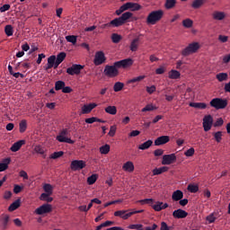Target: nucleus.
I'll return each instance as SVG.
<instances>
[{
	"mask_svg": "<svg viewBox=\"0 0 230 230\" xmlns=\"http://www.w3.org/2000/svg\"><path fill=\"white\" fill-rule=\"evenodd\" d=\"M34 151L36 152V154H40L41 155H43V154L46 152V149H44V147H42L41 146H35Z\"/></svg>",
	"mask_w": 230,
	"mask_h": 230,
	"instance_id": "48",
	"label": "nucleus"
},
{
	"mask_svg": "<svg viewBox=\"0 0 230 230\" xmlns=\"http://www.w3.org/2000/svg\"><path fill=\"white\" fill-rule=\"evenodd\" d=\"M134 163L128 161L122 165V170L124 172H128V173H132L134 172Z\"/></svg>",
	"mask_w": 230,
	"mask_h": 230,
	"instance_id": "18",
	"label": "nucleus"
},
{
	"mask_svg": "<svg viewBox=\"0 0 230 230\" xmlns=\"http://www.w3.org/2000/svg\"><path fill=\"white\" fill-rule=\"evenodd\" d=\"M168 170H170V168L168 166L155 168L153 170V175H161V173H164V172H168Z\"/></svg>",
	"mask_w": 230,
	"mask_h": 230,
	"instance_id": "24",
	"label": "nucleus"
},
{
	"mask_svg": "<svg viewBox=\"0 0 230 230\" xmlns=\"http://www.w3.org/2000/svg\"><path fill=\"white\" fill-rule=\"evenodd\" d=\"M22 145H26V140H19L15 142L10 148L11 152H19L22 147Z\"/></svg>",
	"mask_w": 230,
	"mask_h": 230,
	"instance_id": "16",
	"label": "nucleus"
},
{
	"mask_svg": "<svg viewBox=\"0 0 230 230\" xmlns=\"http://www.w3.org/2000/svg\"><path fill=\"white\" fill-rule=\"evenodd\" d=\"M213 127V117L211 115H206L203 118V128L205 132H209Z\"/></svg>",
	"mask_w": 230,
	"mask_h": 230,
	"instance_id": "10",
	"label": "nucleus"
},
{
	"mask_svg": "<svg viewBox=\"0 0 230 230\" xmlns=\"http://www.w3.org/2000/svg\"><path fill=\"white\" fill-rule=\"evenodd\" d=\"M199 48H200V46L199 45L198 42L190 43L187 48H185L181 51V55L183 57H188V55H191V53H195L199 49Z\"/></svg>",
	"mask_w": 230,
	"mask_h": 230,
	"instance_id": "5",
	"label": "nucleus"
},
{
	"mask_svg": "<svg viewBox=\"0 0 230 230\" xmlns=\"http://www.w3.org/2000/svg\"><path fill=\"white\" fill-rule=\"evenodd\" d=\"M169 78L171 80H179V78H181V72L177 70L169 71Z\"/></svg>",
	"mask_w": 230,
	"mask_h": 230,
	"instance_id": "25",
	"label": "nucleus"
},
{
	"mask_svg": "<svg viewBox=\"0 0 230 230\" xmlns=\"http://www.w3.org/2000/svg\"><path fill=\"white\" fill-rule=\"evenodd\" d=\"M111 40H112L113 44H119V42L121 41V35H119L118 33H113L111 35Z\"/></svg>",
	"mask_w": 230,
	"mask_h": 230,
	"instance_id": "40",
	"label": "nucleus"
},
{
	"mask_svg": "<svg viewBox=\"0 0 230 230\" xmlns=\"http://www.w3.org/2000/svg\"><path fill=\"white\" fill-rule=\"evenodd\" d=\"M124 87H125V84L121 82H117L113 85V91L115 93H119V91H122Z\"/></svg>",
	"mask_w": 230,
	"mask_h": 230,
	"instance_id": "33",
	"label": "nucleus"
},
{
	"mask_svg": "<svg viewBox=\"0 0 230 230\" xmlns=\"http://www.w3.org/2000/svg\"><path fill=\"white\" fill-rule=\"evenodd\" d=\"M184 155H186V157H193V155H195V148L190 147L184 153Z\"/></svg>",
	"mask_w": 230,
	"mask_h": 230,
	"instance_id": "50",
	"label": "nucleus"
},
{
	"mask_svg": "<svg viewBox=\"0 0 230 230\" xmlns=\"http://www.w3.org/2000/svg\"><path fill=\"white\" fill-rule=\"evenodd\" d=\"M66 52H60L58 54V64H62L64 60L66 59Z\"/></svg>",
	"mask_w": 230,
	"mask_h": 230,
	"instance_id": "56",
	"label": "nucleus"
},
{
	"mask_svg": "<svg viewBox=\"0 0 230 230\" xmlns=\"http://www.w3.org/2000/svg\"><path fill=\"white\" fill-rule=\"evenodd\" d=\"M97 107V104L96 103H90V104H84L83 107H82V113L83 114H89L93 109H96Z\"/></svg>",
	"mask_w": 230,
	"mask_h": 230,
	"instance_id": "17",
	"label": "nucleus"
},
{
	"mask_svg": "<svg viewBox=\"0 0 230 230\" xmlns=\"http://www.w3.org/2000/svg\"><path fill=\"white\" fill-rule=\"evenodd\" d=\"M116 129H117L116 126H111L108 136H110V137H114V136H116Z\"/></svg>",
	"mask_w": 230,
	"mask_h": 230,
	"instance_id": "54",
	"label": "nucleus"
},
{
	"mask_svg": "<svg viewBox=\"0 0 230 230\" xmlns=\"http://www.w3.org/2000/svg\"><path fill=\"white\" fill-rule=\"evenodd\" d=\"M216 78L218 82H226L228 78V75L227 73H219L216 75Z\"/></svg>",
	"mask_w": 230,
	"mask_h": 230,
	"instance_id": "36",
	"label": "nucleus"
},
{
	"mask_svg": "<svg viewBox=\"0 0 230 230\" xmlns=\"http://www.w3.org/2000/svg\"><path fill=\"white\" fill-rule=\"evenodd\" d=\"M104 111L107 112V114H111V116H115V114L118 112L116 106H108L104 109Z\"/></svg>",
	"mask_w": 230,
	"mask_h": 230,
	"instance_id": "31",
	"label": "nucleus"
},
{
	"mask_svg": "<svg viewBox=\"0 0 230 230\" xmlns=\"http://www.w3.org/2000/svg\"><path fill=\"white\" fill-rule=\"evenodd\" d=\"M206 0H194L191 6L192 8H194L195 10L200 8V6H202V4H204Z\"/></svg>",
	"mask_w": 230,
	"mask_h": 230,
	"instance_id": "37",
	"label": "nucleus"
},
{
	"mask_svg": "<svg viewBox=\"0 0 230 230\" xmlns=\"http://www.w3.org/2000/svg\"><path fill=\"white\" fill-rule=\"evenodd\" d=\"M43 190L49 195H51L53 193V187H51V184L46 183L43 186Z\"/></svg>",
	"mask_w": 230,
	"mask_h": 230,
	"instance_id": "45",
	"label": "nucleus"
},
{
	"mask_svg": "<svg viewBox=\"0 0 230 230\" xmlns=\"http://www.w3.org/2000/svg\"><path fill=\"white\" fill-rule=\"evenodd\" d=\"M51 194L42 193L40 196V200H43L44 202H53V198L49 197Z\"/></svg>",
	"mask_w": 230,
	"mask_h": 230,
	"instance_id": "34",
	"label": "nucleus"
},
{
	"mask_svg": "<svg viewBox=\"0 0 230 230\" xmlns=\"http://www.w3.org/2000/svg\"><path fill=\"white\" fill-rule=\"evenodd\" d=\"M163 154H164V150L163 149H156L154 151V155L155 157H160V155H163Z\"/></svg>",
	"mask_w": 230,
	"mask_h": 230,
	"instance_id": "59",
	"label": "nucleus"
},
{
	"mask_svg": "<svg viewBox=\"0 0 230 230\" xmlns=\"http://www.w3.org/2000/svg\"><path fill=\"white\" fill-rule=\"evenodd\" d=\"M177 161V156L175 154H171V155H164L163 156L162 160V164L166 165V164H173Z\"/></svg>",
	"mask_w": 230,
	"mask_h": 230,
	"instance_id": "12",
	"label": "nucleus"
},
{
	"mask_svg": "<svg viewBox=\"0 0 230 230\" xmlns=\"http://www.w3.org/2000/svg\"><path fill=\"white\" fill-rule=\"evenodd\" d=\"M157 107L154 106V104H147L141 110V112H151V111H156Z\"/></svg>",
	"mask_w": 230,
	"mask_h": 230,
	"instance_id": "38",
	"label": "nucleus"
},
{
	"mask_svg": "<svg viewBox=\"0 0 230 230\" xmlns=\"http://www.w3.org/2000/svg\"><path fill=\"white\" fill-rule=\"evenodd\" d=\"M162 208H163V202H161V201L156 202L153 206V209H155V211H163Z\"/></svg>",
	"mask_w": 230,
	"mask_h": 230,
	"instance_id": "51",
	"label": "nucleus"
},
{
	"mask_svg": "<svg viewBox=\"0 0 230 230\" xmlns=\"http://www.w3.org/2000/svg\"><path fill=\"white\" fill-rule=\"evenodd\" d=\"M82 69H84V66L75 64L66 69V73L73 76L74 75H80Z\"/></svg>",
	"mask_w": 230,
	"mask_h": 230,
	"instance_id": "11",
	"label": "nucleus"
},
{
	"mask_svg": "<svg viewBox=\"0 0 230 230\" xmlns=\"http://www.w3.org/2000/svg\"><path fill=\"white\" fill-rule=\"evenodd\" d=\"M36 215H46L47 213H51V205L43 204L35 210Z\"/></svg>",
	"mask_w": 230,
	"mask_h": 230,
	"instance_id": "13",
	"label": "nucleus"
},
{
	"mask_svg": "<svg viewBox=\"0 0 230 230\" xmlns=\"http://www.w3.org/2000/svg\"><path fill=\"white\" fill-rule=\"evenodd\" d=\"M110 24L111 26V28H119V26H123V22L121 21V19L119 18H115L112 21L110 22Z\"/></svg>",
	"mask_w": 230,
	"mask_h": 230,
	"instance_id": "23",
	"label": "nucleus"
},
{
	"mask_svg": "<svg viewBox=\"0 0 230 230\" xmlns=\"http://www.w3.org/2000/svg\"><path fill=\"white\" fill-rule=\"evenodd\" d=\"M210 107H214L217 111L226 109L227 107V100L222 98H214L210 101Z\"/></svg>",
	"mask_w": 230,
	"mask_h": 230,
	"instance_id": "4",
	"label": "nucleus"
},
{
	"mask_svg": "<svg viewBox=\"0 0 230 230\" xmlns=\"http://www.w3.org/2000/svg\"><path fill=\"white\" fill-rule=\"evenodd\" d=\"M175 4H177V0H166L164 7L166 10H172V8H175Z\"/></svg>",
	"mask_w": 230,
	"mask_h": 230,
	"instance_id": "29",
	"label": "nucleus"
},
{
	"mask_svg": "<svg viewBox=\"0 0 230 230\" xmlns=\"http://www.w3.org/2000/svg\"><path fill=\"white\" fill-rule=\"evenodd\" d=\"M139 48V38H135L131 43H130V46H129V49L130 51H137V49Z\"/></svg>",
	"mask_w": 230,
	"mask_h": 230,
	"instance_id": "21",
	"label": "nucleus"
},
{
	"mask_svg": "<svg viewBox=\"0 0 230 230\" xmlns=\"http://www.w3.org/2000/svg\"><path fill=\"white\" fill-rule=\"evenodd\" d=\"M67 42H71V44H76V36L69 35L66 37Z\"/></svg>",
	"mask_w": 230,
	"mask_h": 230,
	"instance_id": "52",
	"label": "nucleus"
},
{
	"mask_svg": "<svg viewBox=\"0 0 230 230\" xmlns=\"http://www.w3.org/2000/svg\"><path fill=\"white\" fill-rule=\"evenodd\" d=\"M109 152H111V146L106 144L100 147L101 154L107 155Z\"/></svg>",
	"mask_w": 230,
	"mask_h": 230,
	"instance_id": "44",
	"label": "nucleus"
},
{
	"mask_svg": "<svg viewBox=\"0 0 230 230\" xmlns=\"http://www.w3.org/2000/svg\"><path fill=\"white\" fill-rule=\"evenodd\" d=\"M140 204L145 205V204H153L154 199H141L138 201Z\"/></svg>",
	"mask_w": 230,
	"mask_h": 230,
	"instance_id": "57",
	"label": "nucleus"
},
{
	"mask_svg": "<svg viewBox=\"0 0 230 230\" xmlns=\"http://www.w3.org/2000/svg\"><path fill=\"white\" fill-rule=\"evenodd\" d=\"M190 107H193L194 109L204 110L208 107V104H206V102H190Z\"/></svg>",
	"mask_w": 230,
	"mask_h": 230,
	"instance_id": "27",
	"label": "nucleus"
},
{
	"mask_svg": "<svg viewBox=\"0 0 230 230\" xmlns=\"http://www.w3.org/2000/svg\"><path fill=\"white\" fill-rule=\"evenodd\" d=\"M146 92L148 94H154L155 93V85L146 86Z\"/></svg>",
	"mask_w": 230,
	"mask_h": 230,
	"instance_id": "58",
	"label": "nucleus"
},
{
	"mask_svg": "<svg viewBox=\"0 0 230 230\" xmlns=\"http://www.w3.org/2000/svg\"><path fill=\"white\" fill-rule=\"evenodd\" d=\"M187 190L190 193H197V191H199V185L189 184L188 187H187Z\"/></svg>",
	"mask_w": 230,
	"mask_h": 230,
	"instance_id": "43",
	"label": "nucleus"
},
{
	"mask_svg": "<svg viewBox=\"0 0 230 230\" xmlns=\"http://www.w3.org/2000/svg\"><path fill=\"white\" fill-rule=\"evenodd\" d=\"M184 28H191L193 26V21L191 19H185L182 21Z\"/></svg>",
	"mask_w": 230,
	"mask_h": 230,
	"instance_id": "46",
	"label": "nucleus"
},
{
	"mask_svg": "<svg viewBox=\"0 0 230 230\" xmlns=\"http://www.w3.org/2000/svg\"><path fill=\"white\" fill-rule=\"evenodd\" d=\"M12 159L4 158L2 163H0V172H4L8 170V164H10Z\"/></svg>",
	"mask_w": 230,
	"mask_h": 230,
	"instance_id": "22",
	"label": "nucleus"
},
{
	"mask_svg": "<svg viewBox=\"0 0 230 230\" xmlns=\"http://www.w3.org/2000/svg\"><path fill=\"white\" fill-rule=\"evenodd\" d=\"M206 220H207V222H208V224H213L215 222V220H217V217H215V213L208 215L206 217Z\"/></svg>",
	"mask_w": 230,
	"mask_h": 230,
	"instance_id": "49",
	"label": "nucleus"
},
{
	"mask_svg": "<svg viewBox=\"0 0 230 230\" xmlns=\"http://www.w3.org/2000/svg\"><path fill=\"white\" fill-rule=\"evenodd\" d=\"M19 175L20 177H22L24 181H28L29 179L28 172H26V171H21Z\"/></svg>",
	"mask_w": 230,
	"mask_h": 230,
	"instance_id": "61",
	"label": "nucleus"
},
{
	"mask_svg": "<svg viewBox=\"0 0 230 230\" xmlns=\"http://www.w3.org/2000/svg\"><path fill=\"white\" fill-rule=\"evenodd\" d=\"M214 137L217 143H220V141H222V131H217L214 133Z\"/></svg>",
	"mask_w": 230,
	"mask_h": 230,
	"instance_id": "53",
	"label": "nucleus"
},
{
	"mask_svg": "<svg viewBox=\"0 0 230 230\" xmlns=\"http://www.w3.org/2000/svg\"><path fill=\"white\" fill-rule=\"evenodd\" d=\"M8 222H10V216L4 215L2 217V228L8 229Z\"/></svg>",
	"mask_w": 230,
	"mask_h": 230,
	"instance_id": "32",
	"label": "nucleus"
},
{
	"mask_svg": "<svg viewBox=\"0 0 230 230\" xmlns=\"http://www.w3.org/2000/svg\"><path fill=\"white\" fill-rule=\"evenodd\" d=\"M134 64L132 58H126L119 61H116L113 63V66L106 65L103 70V75L108 76L109 78H116L118 75H119L120 67L123 69H127V67H130Z\"/></svg>",
	"mask_w": 230,
	"mask_h": 230,
	"instance_id": "1",
	"label": "nucleus"
},
{
	"mask_svg": "<svg viewBox=\"0 0 230 230\" xmlns=\"http://www.w3.org/2000/svg\"><path fill=\"white\" fill-rule=\"evenodd\" d=\"M143 209L134 210L131 212H128V210H118L114 212V217H119V218H122L123 220H128L132 215H137V213H143Z\"/></svg>",
	"mask_w": 230,
	"mask_h": 230,
	"instance_id": "3",
	"label": "nucleus"
},
{
	"mask_svg": "<svg viewBox=\"0 0 230 230\" xmlns=\"http://www.w3.org/2000/svg\"><path fill=\"white\" fill-rule=\"evenodd\" d=\"M87 164L83 160H74L71 162L70 168L73 172H76L78 170H84Z\"/></svg>",
	"mask_w": 230,
	"mask_h": 230,
	"instance_id": "9",
	"label": "nucleus"
},
{
	"mask_svg": "<svg viewBox=\"0 0 230 230\" xmlns=\"http://www.w3.org/2000/svg\"><path fill=\"white\" fill-rule=\"evenodd\" d=\"M28 128V121L26 119H22L19 123V131L21 134H24V131Z\"/></svg>",
	"mask_w": 230,
	"mask_h": 230,
	"instance_id": "28",
	"label": "nucleus"
},
{
	"mask_svg": "<svg viewBox=\"0 0 230 230\" xmlns=\"http://www.w3.org/2000/svg\"><path fill=\"white\" fill-rule=\"evenodd\" d=\"M51 67H54V69H57V67H58V56H50L48 58V63L45 66V69L46 71H49Z\"/></svg>",
	"mask_w": 230,
	"mask_h": 230,
	"instance_id": "8",
	"label": "nucleus"
},
{
	"mask_svg": "<svg viewBox=\"0 0 230 230\" xmlns=\"http://www.w3.org/2000/svg\"><path fill=\"white\" fill-rule=\"evenodd\" d=\"M59 143H68V145H74L75 141L69 138V132L67 129H63L58 135Z\"/></svg>",
	"mask_w": 230,
	"mask_h": 230,
	"instance_id": "6",
	"label": "nucleus"
},
{
	"mask_svg": "<svg viewBox=\"0 0 230 230\" xmlns=\"http://www.w3.org/2000/svg\"><path fill=\"white\" fill-rule=\"evenodd\" d=\"M22 191V187H21L20 185H14L13 193H15L17 195L18 193H21Z\"/></svg>",
	"mask_w": 230,
	"mask_h": 230,
	"instance_id": "62",
	"label": "nucleus"
},
{
	"mask_svg": "<svg viewBox=\"0 0 230 230\" xmlns=\"http://www.w3.org/2000/svg\"><path fill=\"white\" fill-rule=\"evenodd\" d=\"M107 61V58L105 57V53L103 51H97L94 56L93 64L94 66H102V64H105Z\"/></svg>",
	"mask_w": 230,
	"mask_h": 230,
	"instance_id": "7",
	"label": "nucleus"
},
{
	"mask_svg": "<svg viewBox=\"0 0 230 230\" xmlns=\"http://www.w3.org/2000/svg\"><path fill=\"white\" fill-rule=\"evenodd\" d=\"M164 15V11L163 10H156L151 12L146 18V24H157L161 19H163Z\"/></svg>",
	"mask_w": 230,
	"mask_h": 230,
	"instance_id": "2",
	"label": "nucleus"
},
{
	"mask_svg": "<svg viewBox=\"0 0 230 230\" xmlns=\"http://www.w3.org/2000/svg\"><path fill=\"white\" fill-rule=\"evenodd\" d=\"M160 230H170V227L168 226V225L166 224V222H162V223H161Z\"/></svg>",
	"mask_w": 230,
	"mask_h": 230,
	"instance_id": "64",
	"label": "nucleus"
},
{
	"mask_svg": "<svg viewBox=\"0 0 230 230\" xmlns=\"http://www.w3.org/2000/svg\"><path fill=\"white\" fill-rule=\"evenodd\" d=\"M18 208H21V199H16L14 202H13L9 206L8 211H15V209H18Z\"/></svg>",
	"mask_w": 230,
	"mask_h": 230,
	"instance_id": "30",
	"label": "nucleus"
},
{
	"mask_svg": "<svg viewBox=\"0 0 230 230\" xmlns=\"http://www.w3.org/2000/svg\"><path fill=\"white\" fill-rule=\"evenodd\" d=\"M96 181H98V174H92L90 177L87 178V183L90 186H93V184H94Z\"/></svg>",
	"mask_w": 230,
	"mask_h": 230,
	"instance_id": "39",
	"label": "nucleus"
},
{
	"mask_svg": "<svg viewBox=\"0 0 230 230\" xmlns=\"http://www.w3.org/2000/svg\"><path fill=\"white\" fill-rule=\"evenodd\" d=\"M212 17L215 21H224L226 19V13L216 11L213 13Z\"/></svg>",
	"mask_w": 230,
	"mask_h": 230,
	"instance_id": "20",
	"label": "nucleus"
},
{
	"mask_svg": "<svg viewBox=\"0 0 230 230\" xmlns=\"http://www.w3.org/2000/svg\"><path fill=\"white\" fill-rule=\"evenodd\" d=\"M96 117H92V118H88L85 119V123H88L89 125H92V123H96Z\"/></svg>",
	"mask_w": 230,
	"mask_h": 230,
	"instance_id": "63",
	"label": "nucleus"
},
{
	"mask_svg": "<svg viewBox=\"0 0 230 230\" xmlns=\"http://www.w3.org/2000/svg\"><path fill=\"white\" fill-rule=\"evenodd\" d=\"M128 228H129V229L141 230V229H143V225H141V224L129 225V226H128Z\"/></svg>",
	"mask_w": 230,
	"mask_h": 230,
	"instance_id": "55",
	"label": "nucleus"
},
{
	"mask_svg": "<svg viewBox=\"0 0 230 230\" xmlns=\"http://www.w3.org/2000/svg\"><path fill=\"white\" fill-rule=\"evenodd\" d=\"M141 80H145V75H139L137 77L129 79L128 84H136V82H141Z\"/></svg>",
	"mask_w": 230,
	"mask_h": 230,
	"instance_id": "47",
	"label": "nucleus"
},
{
	"mask_svg": "<svg viewBox=\"0 0 230 230\" xmlns=\"http://www.w3.org/2000/svg\"><path fill=\"white\" fill-rule=\"evenodd\" d=\"M129 10H132V12H137L138 10H141V5L139 4L129 2Z\"/></svg>",
	"mask_w": 230,
	"mask_h": 230,
	"instance_id": "42",
	"label": "nucleus"
},
{
	"mask_svg": "<svg viewBox=\"0 0 230 230\" xmlns=\"http://www.w3.org/2000/svg\"><path fill=\"white\" fill-rule=\"evenodd\" d=\"M130 17H132V13L126 12L122 13L119 18H120V21L123 22V24H125V22H127V21L130 19Z\"/></svg>",
	"mask_w": 230,
	"mask_h": 230,
	"instance_id": "35",
	"label": "nucleus"
},
{
	"mask_svg": "<svg viewBox=\"0 0 230 230\" xmlns=\"http://www.w3.org/2000/svg\"><path fill=\"white\" fill-rule=\"evenodd\" d=\"M172 217L174 218H186V217H188V212H186V210L179 208L172 212Z\"/></svg>",
	"mask_w": 230,
	"mask_h": 230,
	"instance_id": "15",
	"label": "nucleus"
},
{
	"mask_svg": "<svg viewBox=\"0 0 230 230\" xmlns=\"http://www.w3.org/2000/svg\"><path fill=\"white\" fill-rule=\"evenodd\" d=\"M152 145H154V141L147 140L138 146V150H148V148H150V146H152Z\"/></svg>",
	"mask_w": 230,
	"mask_h": 230,
	"instance_id": "26",
	"label": "nucleus"
},
{
	"mask_svg": "<svg viewBox=\"0 0 230 230\" xmlns=\"http://www.w3.org/2000/svg\"><path fill=\"white\" fill-rule=\"evenodd\" d=\"M170 142V137L168 136H162L157 137L155 140V146H161V145H166V143Z\"/></svg>",
	"mask_w": 230,
	"mask_h": 230,
	"instance_id": "14",
	"label": "nucleus"
},
{
	"mask_svg": "<svg viewBox=\"0 0 230 230\" xmlns=\"http://www.w3.org/2000/svg\"><path fill=\"white\" fill-rule=\"evenodd\" d=\"M10 10V4H5L2 7H0L1 13H4V12H8Z\"/></svg>",
	"mask_w": 230,
	"mask_h": 230,
	"instance_id": "60",
	"label": "nucleus"
},
{
	"mask_svg": "<svg viewBox=\"0 0 230 230\" xmlns=\"http://www.w3.org/2000/svg\"><path fill=\"white\" fill-rule=\"evenodd\" d=\"M184 197V193H182V190H175L172 195V199L175 202H179V200L182 199Z\"/></svg>",
	"mask_w": 230,
	"mask_h": 230,
	"instance_id": "19",
	"label": "nucleus"
},
{
	"mask_svg": "<svg viewBox=\"0 0 230 230\" xmlns=\"http://www.w3.org/2000/svg\"><path fill=\"white\" fill-rule=\"evenodd\" d=\"M4 32L7 37H12L13 35V27L12 25H6L4 27Z\"/></svg>",
	"mask_w": 230,
	"mask_h": 230,
	"instance_id": "41",
	"label": "nucleus"
}]
</instances>
